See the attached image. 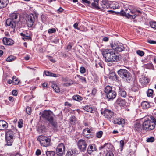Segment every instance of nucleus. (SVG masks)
I'll return each mask as SVG.
<instances>
[{
	"label": "nucleus",
	"mask_w": 156,
	"mask_h": 156,
	"mask_svg": "<svg viewBox=\"0 0 156 156\" xmlns=\"http://www.w3.org/2000/svg\"><path fill=\"white\" fill-rule=\"evenodd\" d=\"M102 54L106 62H118L120 58L114 51L108 49H104Z\"/></svg>",
	"instance_id": "nucleus-1"
},
{
	"label": "nucleus",
	"mask_w": 156,
	"mask_h": 156,
	"mask_svg": "<svg viewBox=\"0 0 156 156\" xmlns=\"http://www.w3.org/2000/svg\"><path fill=\"white\" fill-rule=\"evenodd\" d=\"M53 114L50 111H45L43 112L42 116L48 120L52 125L54 129L56 130L58 127L57 122L53 119Z\"/></svg>",
	"instance_id": "nucleus-2"
},
{
	"label": "nucleus",
	"mask_w": 156,
	"mask_h": 156,
	"mask_svg": "<svg viewBox=\"0 0 156 156\" xmlns=\"http://www.w3.org/2000/svg\"><path fill=\"white\" fill-rule=\"evenodd\" d=\"M108 11L111 12L112 13H115L116 14H120L121 16H125L128 18H135V16L133 15V10H131L129 9H126L125 11L122 10L119 12H115L112 10H108Z\"/></svg>",
	"instance_id": "nucleus-3"
},
{
	"label": "nucleus",
	"mask_w": 156,
	"mask_h": 156,
	"mask_svg": "<svg viewBox=\"0 0 156 156\" xmlns=\"http://www.w3.org/2000/svg\"><path fill=\"white\" fill-rule=\"evenodd\" d=\"M118 73L124 80L128 82H129L132 79V77L130 73L125 69H120L118 71Z\"/></svg>",
	"instance_id": "nucleus-4"
},
{
	"label": "nucleus",
	"mask_w": 156,
	"mask_h": 156,
	"mask_svg": "<svg viewBox=\"0 0 156 156\" xmlns=\"http://www.w3.org/2000/svg\"><path fill=\"white\" fill-rule=\"evenodd\" d=\"M10 18L8 19L6 21L7 26H10L12 28H14L16 26V23L18 22V21H15L18 17V15L16 13H13L10 15Z\"/></svg>",
	"instance_id": "nucleus-5"
},
{
	"label": "nucleus",
	"mask_w": 156,
	"mask_h": 156,
	"mask_svg": "<svg viewBox=\"0 0 156 156\" xmlns=\"http://www.w3.org/2000/svg\"><path fill=\"white\" fill-rule=\"evenodd\" d=\"M105 91L106 93L107 98L109 99H114L116 96V93L112 90V87L109 86H107L105 87Z\"/></svg>",
	"instance_id": "nucleus-6"
},
{
	"label": "nucleus",
	"mask_w": 156,
	"mask_h": 156,
	"mask_svg": "<svg viewBox=\"0 0 156 156\" xmlns=\"http://www.w3.org/2000/svg\"><path fill=\"white\" fill-rule=\"evenodd\" d=\"M43 147H47L49 145L50 139L47 136H40L37 138Z\"/></svg>",
	"instance_id": "nucleus-7"
},
{
	"label": "nucleus",
	"mask_w": 156,
	"mask_h": 156,
	"mask_svg": "<svg viewBox=\"0 0 156 156\" xmlns=\"http://www.w3.org/2000/svg\"><path fill=\"white\" fill-rule=\"evenodd\" d=\"M143 128L147 130H153L155 128L153 123L150 120H147L145 121L143 124Z\"/></svg>",
	"instance_id": "nucleus-8"
},
{
	"label": "nucleus",
	"mask_w": 156,
	"mask_h": 156,
	"mask_svg": "<svg viewBox=\"0 0 156 156\" xmlns=\"http://www.w3.org/2000/svg\"><path fill=\"white\" fill-rule=\"evenodd\" d=\"M110 46L113 50L118 52H121L124 49L123 44L122 43H111Z\"/></svg>",
	"instance_id": "nucleus-9"
},
{
	"label": "nucleus",
	"mask_w": 156,
	"mask_h": 156,
	"mask_svg": "<svg viewBox=\"0 0 156 156\" xmlns=\"http://www.w3.org/2000/svg\"><path fill=\"white\" fill-rule=\"evenodd\" d=\"M65 146L63 143L59 144L56 149V153L58 156L63 155L65 153Z\"/></svg>",
	"instance_id": "nucleus-10"
},
{
	"label": "nucleus",
	"mask_w": 156,
	"mask_h": 156,
	"mask_svg": "<svg viewBox=\"0 0 156 156\" xmlns=\"http://www.w3.org/2000/svg\"><path fill=\"white\" fill-rule=\"evenodd\" d=\"M87 141V140H86L83 139H80L78 141V146L79 148L81 151L84 152L86 150Z\"/></svg>",
	"instance_id": "nucleus-11"
},
{
	"label": "nucleus",
	"mask_w": 156,
	"mask_h": 156,
	"mask_svg": "<svg viewBox=\"0 0 156 156\" xmlns=\"http://www.w3.org/2000/svg\"><path fill=\"white\" fill-rule=\"evenodd\" d=\"M101 114L105 118L111 119L114 116V113L111 110L105 108L103 111H101Z\"/></svg>",
	"instance_id": "nucleus-12"
},
{
	"label": "nucleus",
	"mask_w": 156,
	"mask_h": 156,
	"mask_svg": "<svg viewBox=\"0 0 156 156\" xmlns=\"http://www.w3.org/2000/svg\"><path fill=\"white\" fill-rule=\"evenodd\" d=\"M26 22L29 27H31L33 24L34 21V16L33 14H30L27 17Z\"/></svg>",
	"instance_id": "nucleus-13"
},
{
	"label": "nucleus",
	"mask_w": 156,
	"mask_h": 156,
	"mask_svg": "<svg viewBox=\"0 0 156 156\" xmlns=\"http://www.w3.org/2000/svg\"><path fill=\"white\" fill-rule=\"evenodd\" d=\"M111 2L108 1H103L100 3V5L101 7L104 9H108L109 8L114 9L116 7H112L111 6Z\"/></svg>",
	"instance_id": "nucleus-14"
},
{
	"label": "nucleus",
	"mask_w": 156,
	"mask_h": 156,
	"mask_svg": "<svg viewBox=\"0 0 156 156\" xmlns=\"http://www.w3.org/2000/svg\"><path fill=\"white\" fill-rule=\"evenodd\" d=\"M149 80L144 76H142L139 79V82L143 86H145L149 83Z\"/></svg>",
	"instance_id": "nucleus-15"
},
{
	"label": "nucleus",
	"mask_w": 156,
	"mask_h": 156,
	"mask_svg": "<svg viewBox=\"0 0 156 156\" xmlns=\"http://www.w3.org/2000/svg\"><path fill=\"white\" fill-rule=\"evenodd\" d=\"M4 45H11L14 43V41L12 39L6 37H4L2 40Z\"/></svg>",
	"instance_id": "nucleus-16"
},
{
	"label": "nucleus",
	"mask_w": 156,
	"mask_h": 156,
	"mask_svg": "<svg viewBox=\"0 0 156 156\" xmlns=\"http://www.w3.org/2000/svg\"><path fill=\"white\" fill-rule=\"evenodd\" d=\"M97 149L95 145L94 144H90L88 147L87 148V151L89 154H91L93 152L97 151Z\"/></svg>",
	"instance_id": "nucleus-17"
},
{
	"label": "nucleus",
	"mask_w": 156,
	"mask_h": 156,
	"mask_svg": "<svg viewBox=\"0 0 156 156\" xmlns=\"http://www.w3.org/2000/svg\"><path fill=\"white\" fill-rule=\"evenodd\" d=\"M83 108L85 111L90 112L93 113L95 111L94 108L90 105H86Z\"/></svg>",
	"instance_id": "nucleus-18"
},
{
	"label": "nucleus",
	"mask_w": 156,
	"mask_h": 156,
	"mask_svg": "<svg viewBox=\"0 0 156 156\" xmlns=\"http://www.w3.org/2000/svg\"><path fill=\"white\" fill-rule=\"evenodd\" d=\"M8 123L3 120H0V130H2L7 128Z\"/></svg>",
	"instance_id": "nucleus-19"
},
{
	"label": "nucleus",
	"mask_w": 156,
	"mask_h": 156,
	"mask_svg": "<svg viewBox=\"0 0 156 156\" xmlns=\"http://www.w3.org/2000/svg\"><path fill=\"white\" fill-rule=\"evenodd\" d=\"M92 131V129H89L88 128H86L83 130V133L84 136L85 137L89 138L91 137L90 135H89V134Z\"/></svg>",
	"instance_id": "nucleus-20"
},
{
	"label": "nucleus",
	"mask_w": 156,
	"mask_h": 156,
	"mask_svg": "<svg viewBox=\"0 0 156 156\" xmlns=\"http://www.w3.org/2000/svg\"><path fill=\"white\" fill-rule=\"evenodd\" d=\"M14 136V133L11 130H8L6 133V138H13Z\"/></svg>",
	"instance_id": "nucleus-21"
},
{
	"label": "nucleus",
	"mask_w": 156,
	"mask_h": 156,
	"mask_svg": "<svg viewBox=\"0 0 156 156\" xmlns=\"http://www.w3.org/2000/svg\"><path fill=\"white\" fill-rule=\"evenodd\" d=\"M119 94L120 96L122 97H126V96L127 94L124 89L122 87H119Z\"/></svg>",
	"instance_id": "nucleus-22"
},
{
	"label": "nucleus",
	"mask_w": 156,
	"mask_h": 156,
	"mask_svg": "<svg viewBox=\"0 0 156 156\" xmlns=\"http://www.w3.org/2000/svg\"><path fill=\"white\" fill-rule=\"evenodd\" d=\"M125 121L124 120L121 118H119L116 119L114 121V123L115 124H118L119 125H122L124 124Z\"/></svg>",
	"instance_id": "nucleus-23"
},
{
	"label": "nucleus",
	"mask_w": 156,
	"mask_h": 156,
	"mask_svg": "<svg viewBox=\"0 0 156 156\" xmlns=\"http://www.w3.org/2000/svg\"><path fill=\"white\" fill-rule=\"evenodd\" d=\"M116 102L117 104L122 106H124L126 104L125 100L121 98L118 99L116 101Z\"/></svg>",
	"instance_id": "nucleus-24"
},
{
	"label": "nucleus",
	"mask_w": 156,
	"mask_h": 156,
	"mask_svg": "<svg viewBox=\"0 0 156 156\" xmlns=\"http://www.w3.org/2000/svg\"><path fill=\"white\" fill-rule=\"evenodd\" d=\"M8 3V0H0V9L6 7Z\"/></svg>",
	"instance_id": "nucleus-25"
},
{
	"label": "nucleus",
	"mask_w": 156,
	"mask_h": 156,
	"mask_svg": "<svg viewBox=\"0 0 156 156\" xmlns=\"http://www.w3.org/2000/svg\"><path fill=\"white\" fill-rule=\"evenodd\" d=\"M99 0H94V2L92 3L91 5L93 8L97 9H100L101 8L98 6Z\"/></svg>",
	"instance_id": "nucleus-26"
},
{
	"label": "nucleus",
	"mask_w": 156,
	"mask_h": 156,
	"mask_svg": "<svg viewBox=\"0 0 156 156\" xmlns=\"http://www.w3.org/2000/svg\"><path fill=\"white\" fill-rule=\"evenodd\" d=\"M141 106L144 109H147L150 107L149 103L146 101H144L141 103Z\"/></svg>",
	"instance_id": "nucleus-27"
},
{
	"label": "nucleus",
	"mask_w": 156,
	"mask_h": 156,
	"mask_svg": "<svg viewBox=\"0 0 156 156\" xmlns=\"http://www.w3.org/2000/svg\"><path fill=\"white\" fill-rule=\"evenodd\" d=\"M134 127L135 129L137 131H140L143 128V127L141 126L140 123L139 122H137L135 124Z\"/></svg>",
	"instance_id": "nucleus-28"
},
{
	"label": "nucleus",
	"mask_w": 156,
	"mask_h": 156,
	"mask_svg": "<svg viewBox=\"0 0 156 156\" xmlns=\"http://www.w3.org/2000/svg\"><path fill=\"white\" fill-rule=\"evenodd\" d=\"M76 154L75 151L74 150H71L67 152L66 156H75Z\"/></svg>",
	"instance_id": "nucleus-29"
},
{
	"label": "nucleus",
	"mask_w": 156,
	"mask_h": 156,
	"mask_svg": "<svg viewBox=\"0 0 156 156\" xmlns=\"http://www.w3.org/2000/svg\"><path fill=\"white\" fill-rule=\"evenodd\" d=\"M70 121L71 123L73 125H75L76 123V119L75 116H72L70 119Z\"/></svg>",
	"instance_id": "nucleus-30"
},
{
	"label": "nucleus",
	"mask_w": 156,
	"mask_h": 156,
	"mask_svg": "<svg viewBox=\"0 0 156 156\" xmlns=\"http://www.w3.org/2000/svg\"><path fill=\"white\" fill-rule=\"evenodd\" d=\"M13 138H6L7 142V145L8 146H11L12 145L13 140Z\"/></svg>",
	"instance_id": "nucleus-31"
},
{
	"label": "nucleus",
	"mask_w": 156,
	"mask_h": 156,
	"mask_svg": "<svg viewBox=\"0 0 156 156\" xmlns=\"http://www.w3.org/2000/svg\"><path fill=\"white\" fill-rule=\"evenodd\" d=\"M73 100L80 101L82 100V98L79 95H74L73 97Z\"/></svg>",
	"instance_id": "nucleus-32"
},
{
	"label": "nucleus",
	"mask_w": 156,
	"mask_h": 156,
	"mask_svg": "<svg viewBox=\"0 0 156 156\" xmlns=\"http://www.w3.org/2000/svg\"><path fill=\"white\" fill-rule=\"evenodd\" d=\"M79 79V80L80 81H81V82L82 83H86V78L85 77H83L82 76H80L77 75L76 76Z\"/></svg>",
	"instance_id": "nucleus-33"
},
{
	"label": "nucleus",
	"mask_w": 156,
	"mask_h": 156,
	"mask_svg": "<svg viewBox=\"0 0 156 156\" xmlns=\"http://www.w3.org/2000/svg\"><path fill=\"white\" fill-rule=\"evenodd\" d=\"M12 80L13 83L14 84H18L20 82V80L16 76H13Z\"/></svg>",
	"instance_id": "nucleus-34"
},
{
	"label": "nucleus",
	"mask_w": 156,
	"mask_h": 156,
	"mask_svg": "<svg viewBox=\"0 0 156 156\" xmlns=\"http://www.w3.org/2000/svg\"><path fill=\"white\" fill-rule=\"evenodd\" d=\"M111 6L112 7H116L115 8L113 9H117L119 8L120 6L118 5V3L115 2H111Z\"/></svg>",
	"instance_id": "nucleus-35"
},
{
	"label": "nucleus",
	"mask_w": 156,
	"mask_h": 156,
	"mask_svg": "<svg viewBox=\"0 0 156 156\" xmlns=\"http://www.w3.org/2000/svg\"><path fill=\"white\" fill-rule=\"evenodd\" d=\"M46 154L47 156H54L55 152L54 151H47Z\"/></svg>",
	"instance_id": "nucleus-36"
},
{
	"label": "nucleus",
	"mask_w": 156,
	"mask_h": 156,
	"mask_svg": "<svg viewBox=\"0 0 156 156\" xmlns=\"http://www.w3.org/2000/svg\"><path fill=\"white\" fill-rule=\"evenodd\" d=\"M142 12L141 11L139 10H136V11L133 10V15H134L135 16V18L138 15L141 14Z\"/></svg>",
	"instance_id": "nucleus-37"
},
{
	"label": "nucleus",
	"mask_w": 156,
	"mask_h": 156,
	"mask_svg": "<svg viewBox=\"0 0 156 156\" xmlns=\"http://www.w3.org/2000/svg\"><path fill=\"white\" fill-rule=\"evenodd\" d=\"M150 25L151 28L156 29V22H150Z\"/></svg>",
	"instance_id": "nucleus-38"
},
{
	"label": "nucleus",
	"mask_w": 156,
	"mask_h": 156,
	"mask_svg": "<svg viewBox=\"0 0 156 156\" xmlns=\"http://www.w3.org/2000/svg\"><path fill=\"white\" fill-rule=\"evenodd\" d=\"M52 86L55 92H60V89L58 87L57 85H54L53 86L52 85Z\"/></svg>",
	"instance_id": "nucleus-39"
},
{
	"label": "nucleus",
	"mask_w": 156,
	"mask_h": 156,
	"mask_svg": "<svg viewBox=\"0 0 156 156\" xmlns=\"http://www.w3.org/2000/svg\"><path fill=\"white\" fill-rule=\"evenodd\" d=\"M153 90L152 89H149L148 90L147 92V95L148 96L150 97L152 96L153 94Z\"/></svg>",
	"instance_id": "nucleus-40"
},
{
	"label": "nucleus",
	"mask_w": 156,
	"mask_h": 156,
	"mask_svg": "<svg viewBox=\"0 0 156 156\" xmlns=\"http://www.w3.org/2000/svg\"><path fill=\"white\" fill-rule=\"evenodd\" d=\"M103 133L102 131H99L97 133V137L98 138H101L103 134Z\"/></svg>",
	"instance_id": "nucleus-41"
},
{
	"label": "nucleus",
	"mask_w": 156,
	"mask_h": 156,
	"mask_svg": "<svg viewBox=\"0 0 156 156\" xmlns=\"http://www.w3.org/2000/svg\"><path fill=\"white\" fill-rule=\"evenodd\" d=\"M109 144L108 143H105L104 145L101 146L99 147V150H101L102 149L105 148L106 147H107V146H108Z\"/></svg>",
	"instance_id": "nucleus-42"
},
{
	"label": "nucleus",
	"mask_w": 156,
	"mask_h": 156,
	"mask_svg": "<svg viewBox=\"0 0 156 156\" xmlns=\"http://www.w3.org/2000/svg\"><path fill=\"white\" fill-rule=\"evenodd\" d=\"M136 53L137 54L141 56H143L144 55V52L142 51L138 50L137 51Z\"/></svg>",
	"instance_id": "nucleus-43"
},
{
	"label": "nucleus",
	"mask_w": 156,
	"mask_h": 156,
	"mask_svg": "<svg viewBox=\"0 0 156 156\" xmlns=\"http://www.w3.org/2000/svg\"><path fill=\"white\" fill-rule=\"evenodd\" d=\"M154 140V138L153 137H151L150 138H149L147 140V142H153Z\"/></svg>",
	"instance_id": "nucleus-44"
},
{
	"label": "nucleus",
	"mask_w": 156,
	"mask_h": 156,
	"mask_svg": "<svg viewBox=\"0 0 156 156\" xmlns=\"http://www.w3.org/2000/svg\"><path fill=\"white\" fill-rule=\"evenodd\" d=\"M26 112L28 114H30L31 113V108L30 107L28 106L27 107Z\"/></svg>",
	"instance_id": "nucleus-45"
},
{
	"label": "nucleus",
	"mask_w": 156,
	"mask_h": 156,
	"mask_svg": "<svg viewBox=\"0 0 156 156\" xmlns=\"http://www.w3.org/2000/svg\"><path fill=\"white\" fill-rule=\"evenodd\" d=\"M14 59L13 57L12 56H10L7 58L6 59V60L7 62H11L14 60Z\"/></svg>",
	"instance_id": "nucleus-46"
},
{
	"label": "nucleus",
	"mask_w": 156,
	"mask_h": 156,
	"mask_svg": "<svg viewBox=\"0 0 156 156\" xmlns=\"http://www.w3.org/2000/svg\"><path fill=\"white\" fill-rule=\"evenodd\" d=\"M80 71L81 73L83 74L85 72L86 69L84 67H81L80 68Z\"/></svg>",
	"instance_id": "nucleus-47"
},
{
	"label": "nucleus",
	"mask_w": 156,
	"mask_h": 156,
	"mask_svg": "<svg viewBox=\"0 0 156 156\" xmlns=\"http://www.w3.org/2000/svg\"><path fill=\"white\" fill-rule=\"evenodd\" d=\"M23 126V123L21 120H19L18 122V127L20 128H21Z\"/></svg>",
	"instance_id": "nucleus-48"
},
{
	"label": "nucleus",
	"mask_w": 156,
	"mask_h": 156,
	"mask_svg": "<svg viewBox=\"0 0 156 156\" xmlns=\"http://www.w3.org/2000/svg\"><path fill=\"white\" fill-rule=\"evenodd\" d=\"M55 31L56 30L55 28H52L48 30V33H52L55 32Z\"/></svg>",
	"instance_id": "nucleus-49"
},
{
	"label": "nucleus",
	"mask_w": 156,
	"mask_h": 156,
	"mask_svg": "<svg viewBox=\"0 0 156 156\" xmlns=\"http://www.w3.org/2000/svg\"><path fill=\"white\" fill-rule=\"evenodd\" d=\"M95 66L97 68H98L99 67H100L101 68H103V65L100 62H99L98 64H96Z\"/></svg>",
	"instance_id": "nucleus-50"
},
{
	"label": "nucleus",
	"mask_w": 156,
	"mask_h": 156,
	"mask_svg": "<svg viewBox=\"0 0 156 156\" xmlns=\"http://www.w3.org/2000/svg\"><path fill=\"white\" fill-rule=\"evenodd\" d=\"M44 73L46 76H51V73L49 71H44Z\"/></svg>",
	"instance_id": "nucleus-51"
},
{
	"label": "nucleus",
	"mask_w": 156,
	"mask_h": 156,
	"mask_svg": "<svg viewBox=\"0 0 156 156\" xmlns=\"http://www.w3.org/2000/svg\"><path fill=\"white\" fill-rule=\"evenodd\" d=\"M22 39L24 40L25 41L26 40H29L31 39V37L29 36H26L25 37H23Z\"/></svg>",
	"instance_id": "nucleus-52"
},
{
	"label": "nucleus",
	"mask_w": 156,
	"mask_h": 156,
	"mask_svg": "<svg viewBox=\"0 0 156 156\" xmlns=\"http://www.w3.org/2000/svg\"><path fill=\"white\" fill-rule=\"evenodd\" d=\"M60 76V75L58 74H54L51 73V76L56 77H59Z\"/></svg>",
	"instance_id": "nucleus-53"
},
{
	"label": "nucleus",
	"mask_w": 156,
	"mask_h": 156,
	"mask_svg": "<svg viewBox=\"0 0 156 156\" xmlns=\"http://www.w3.org/2000/svg\"><path fill=\"white\" fill-rule=\"evenodd\" d=\"M120 147L121 148V149L122 150V148L124 146V141L123 140H121L120 141Z\"/></svg>",
	"instance_id": "nucleus-54"
},
{
	"label": "nucleus",
	"mask_w": 156,
	"mask_h": 156,
	"mask_svg": "<svg viewBox=\"0 0 156 156\" xmlns=\"http://www.w3.org/2000/svg\"><path fill=\"white\" fill-rule=\"evenodd\" d=\"M151 119L152 120V122L153 123L154 125L155 126V125H156V119L153 117L151 118Z\"/></svg>",
	"instance_id": "nucleus-55"
},
{
	"label": "nucleus",
	"mask_w": 156,
	"mask_h": 156,
	"mask_svg": "<svg viewBox=\"0 0 156 156\" xmlns=\"http://www.w3.org/2000/svg\"><path fill=\"white\" fill-rule=\"evenodd\" d=\"M83 3H86L88 4H90V3L91 1L90 0H82Z\"/></svg>",
	"instance_id": "nucleus-56"
},
{
	"label": "nucleus",
	"mask_w": 156,
	"mask_h": 156,
	"mask_svg": "<svg viewBox=\"0 0 156 156\" xmlns=\"http://www.w3.org/2000/svg\"><path fill=\"white\" fill-rule=\"evenodd\" d=\"M148 42L151 44H156V41L152 40H148Z\"/></svg>",
	"instance_id": "nucleus-57"
},
{
	"label": "nucleus",
	"mask_w": 156,
	"mask_h": 156,
	"mask_svg": "<svg viewBox=\"0 0 156 156\" xmlns=\"http://www.w3.org/2000/svg\"><path fill=\"white\" fill-rule=\"evenodd\" d=\"M41 152L40 150L38 149L37 150L36 152V154L38 156L41 154Z\"/></svg>",
	"instance_id": "nucleus-58"
},
{
	"label": "nucleus",
	"mask_w": 156,
	"mask_h": 156,
	"mask_svg": "<svg viewBox=\"0 0 156 156\" xmlns=\"http://www.w3.org/2000/svg\"><path fill=\"white\" fill-rule=\"evenodd\" d=\"M72 43H70L68 45L67 47V49L69 50H70L72 47Z\"/></svg>",
	"instance_id": "nucleus-59"
},
{
	"label": "nucleus",
	"mask_w": 156,
	"mask_h": 156,
	"mask_svg": "<svg viewBox=\"0 0 156 156\" xmlns=\"http://www.w3.org/2000/svg\"><path fill=\"white\" fill-rule=\"evenodd\" d=\"M106 156H114V155L113 153L112 152H110L107 153L106 155Z\"/></svg>",
	"instance_id": "nucleus-60"
},
{
	"label": "nucleus",
	"mask_w": 156,
	"mask_h": 156,
	"mask_svg": "<svg viewBox=\"0 0 156 156\" xmlns=\"http://www.w3.org/2000/svg\"><path fill=\"white\" fill-rule=\"evenodd\" d=\"M12 94L13 95L16 96L17 94V92L16 90H14L12 91Z\"/></svg>",
	"instance_id": "nucleus-61"
},
{
	"label": "nucleus",
	"mask_w": 156,
	"mask_h": 156,
	"mask_svg": "<svg viewBox=\"0 0 156 156\" xmlns=\"http://www.w3.org/2000/svg\"><path fill=\"white\" fill-rule=\"evenodd\" d=\"M63 9L61 8H60L59 9L57 10V12L58 13L62 12L63 11Z\"/></svg>",
	"instance_id": "nucleus-62"
},
{
	"label": "nucleus",
	"mask_w": 156,
	"mask_h": 156,
	"mask_svg": "<svg viewBox=\"0 0 156 156\" xmlns=\"http://www.w3.org/2000/svg\"><path fill=\"white\" fill-rule=\"evenodd\" d=\"M30 58V56L28 55H26L24 57V59L25 60H28Z\"/></svg>",
	"instance_id": "nucleus-63"
},
{
	"label": "nucleus",
	"mask_w": 156,
	"mask_h": 156,
	"mask_svg": "<svg viewBox=\"0 0 156 156\" xmlns=\"http://www.w3.org/2000/svg\"><path fill=\"white\" fill-rule=\"evenodd\" d=\"M78 23H76L73 25V27L75 29H78Z\"/></svg>",
	"instance_id": "nucleus-64"
}]
</instances>
